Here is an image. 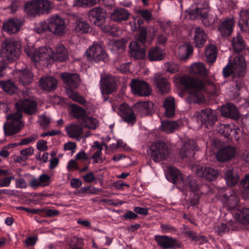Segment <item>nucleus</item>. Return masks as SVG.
I'll list each match as a JSON object with an SVG mask.
<instances>
[{
    "label": "nucleus",
    "instance_id": "obj_1",
    "mask_svg": "<svg viewBox=\"0 0 249 249\" xmlns=\"http://www.w3.org/2000/svg\"><path fill=\"white\" fill-rule=\"evenodd\" d=\"M190 72L196 75V77H191L187 75L176 78L178 86L190 91L189 97L195 103L201 102V91H205L213 95L217 96L219 90L207 74V71L202 63L193 64L190 68Z\"/></svg>",
    "mask_w": 249,
    "mask_h": 249
},
{
    "label": "nucleus",
    "instance_id": "obj_2",
    "mask_svg": "<svg viewBox=\"0 0 249 249\" xmlns=\"http://www.w3.org/2000/svg\"><path fill=\"white\" fill-rule=\"evenodd\" d=\"M18 111L7 116V122L3 124V131L5 136H10L18 133L24 126L23 122L21 120L22 117L21 112L28 115L36 114L38 109L37 104L34 99L25 98L20 99L16 104Z\"/></svg>",
    "mask_w": 249,
    "mask_h": 249
},
{
    "label": "nucleus",
    "instance_id": "obj_3",
    "mask_svg": "<svg viewBox=\"0 0 249 249\" xmlns=\"http://www.w3.org/2000/svg\"><path fill=\"white\" fill-rule=\"evenodd\" d=\"M27 54L35 63L48 67L54 61L65 62L68 59L67 49L61 43H58L53 51L51 48L41 47L38 49H30Z\"/></svg>",
    "mask_w": 249,
    "mask_h": 249
},
{
    "label": "nucleus",
    "instance_id": "obj_4",
    "mask_svg": "<svg viewBox=\"0 0 249 249\" xmlns=\"http://www.w3.org/2000/svg\"><path fill=\"white\" fill-rule=\"evenodd\" d=\"M166 179L182 192L190 190L194 193V197L191 200L193 205H196L202 195L200 191L201 186L197 180L190 176H182L180 171L174 167H169L165 173Z\"/></svg>",
    "mask_w": 249,
    "mask_h": 249
},
{
    "label": "nucleus",
    "instance_id": "obj_5",
    "mask_svg": "<svg viewBox=\"0 0 249 249\" xmlns=\"http://www.w3.org/2000/svg\"><path fill=\"white\" fill-rule=\"evenodd\" d=\"M246 64L242 55H237L232 61L230 59L223 69L225 78L231 76L232 80L235 84L237 90H239L245 85L244 77L246 73Z\"/></svg>",
    "mask_w": 249,
    "mask_h": 249
},
{
    "label": "nucleus",
    "instance_id": "obj_6",
    "mask_svg": "<svg viewBox=\"0 0 249 249\" xmlns=\"http://www.w3.org/2000/svg\"><path fill=\"white\" fill-rule=\"evenodd\" d=\"M0 56V77L5 73V70L9 62L17 60L21 53V43L15 39H6L1 44Z\"/></svg>",
    "mask_w": 249,
    "mask_h": 249
},
{
    "label": "nucleus",
    "instance_id": "obj_7",
    "mask_svg": "<svg viewBox=\"0 0 249 249\" xmlns=\"http://www.w3.org/2000/svg\"><path fill=\"white\" fill-rule=\"evenodd\" d=\"M194 117L201 126L207 128L213 126L217 120L215 111L209 107L202 108L196 111Z\"/></svg>",
    "mask_w": 249,
    "mask_h": 249
},
{
    "label": "nucleus",
    "instance_id": "obj_8",
    "mask_svg": "<svg viewBox=\"0 0 249 249\" xmlns=\"http://www.w3.org/2000/svg\"><path fill=\"white\" fill-rule=\"evenodd\" d=\"M51 8V3L48 0H34L25 4V11L32 16L48 12Z\"/></svg>",
    "mask_w": 249,
    "mask_h": 249
},
{
    "label": "nucleus",
    "instance_id": "obj_9",
    "mask_svg": "<svg viewBox=\"0 0 249 249\" xmlns=\"http://www.w3.org/2000/svg\"><path fill=\"white\" fill-rule=\"evenodd\" d=\"M86 55L88 61L92 63H105L107 61V54L101 45L94 42L86 52Z\"/></svg>",
    "mask_w": 249,
    "mask_h": 249
},
{
    "label": "nucleus",
    "instance_id": "obj_10",
    "mask_svg": "<svg viewBox=\"0 0 249 249\" xmlns=\"http://www.w3.org/2000/svg\"><path fill=\"white\" fill-rule=\"evenodd\" d=\"M169 152L168 146L164 142L158 141L151 146V158L156 162L165 160Z\"/></svg>",
    "mask_w": 249,
    "mask_h": 249
},
{
    "label": "nucleus",
    "instance_id": "obj_11",
    "mask_svg": "<svg viewBox=\"0 0 249 249\" xmlns=\"http://www.w3.org/2000/svg\"><path fill=\"white\" fill-rule=\"evenodd\" d=\"M50 32L55 35L62 36L66 33V23L65 20L58 15L52 16L48 18Z\"/></svg>",
    "mask_w": 249,
    "mask_h": 249
},
{
    "label": "nucleus",
    "instance_id": "obj_12",
    "mask_svg": "<svg viewBox=\"0 0 249 249\" xmlns=\"http://www.w3.org/2000/svg\"><path fill=\"white\" fill-rule=\"evenodd\" d=\"M60 77L67 89V93L70 90H74L79 86L80 81L79 75L75 73L63 72Z\"/></svg>",
    "mask_w": 249,
    "mask_h": 249
},
{
    "label": "nucleus",
    "instance_id": "obj_13",
    "mask_svg": "<svg viewBox=\"0 0 249 249\" xmlns=\"http://www.w3.org/2000/svg\"><path fill=\"white\" fill-rule=\"evenodd\" d=\"M154 240L157 245L162 249H175L181 247L180 244L178 241L171 236L164 235H155Z\"/></svg>",
    "mask_w": 249,
    "mask_h": 249
},
{
    "label": "nucleus",
    "instance_id": "obj_14",
    "mask_svg": "<svg viewBox=\"0 0 249 249\" xmlns=\"http://www.w3.org/2000/svg\"><path fill=\"white\" fill-rule=\"evenodd\" d=\"M130 86L132 92L139 96H147L151 93L149 85L143 81L133 79L130 84Z\"/></svg>",
    "mask_w": 249,
    "mask_h": 249
},
{
    "label": "nucleus",
    "instance_id": "obj_15",
    "mask_svg": "<svg viewBox=\"0 0 249 249\" xmlns=\"http://www.w3.org/2000/svg\"><path fill=\"white\" fill-rule=\"evenodd\" d=\"M186 17L191 20L200 19L202 20L203 24L209 27L212 25L213 21L212 19L208 18L206 17H203L201 14V12L196 5L192 6L186 10Z\"/></svg>",
    "mask_w": 249,
    "mask_h": 249
},
{
    "label": "nucleus",
    "instance_id": "obj_16",
    "mask_svg": "<svg viewBox=\"0 0 249 249\" xmlns=\"http://www.w3.org/2000/svg\"><path fill=\"white\" fill-rule=\"evenodd\" d=\"M197 175L206 180H215L219 177V172L215 168L207 166H198L196 168Z\"/></svg>",
    "mask_w": 249,
    "mask_h": 249
},
{
    "label": "nucleus",
    "instance_id": "obj_17",
    "mask_svg": "<svg viewBox=\"0 0 249 249\" xmlns=\"http://www.w3.org/2000/svg\"><path fill=\"white\" fill-rule=\"evenodd\" d=\"M89 17L96 26L102 25L107 18V13L105 10L100 7L91 9L89 13Z\"/></svg>",
    "mask_w": 249,
    "mask_h": 249
},
{
    "label": "nucleus",
    "instance_id": "obj_18",
    "mask_svg": "<svg viewBox=\"0 0 249 249\" xmlns=\"http://www.w3.org/2000/svg\"><path fill=\"white\" fill-rule=\"evenodd\" d=\"M120 115L124 122L128 124L134 125L136 122V117L132 108L127 104H122L119 107Z\"/></svg>",
    "mask_w": 249,
    "mask_h": 249
},
{
    "label": "nucleus",
    "instance_id": "obj_19",
    "mask_svg": "<svg viewBox=\"0 0 249 249\" xmlns=\"http://www.w3.org/2000/svg\"><path fill=\"white\" fill-rule=\"evenodd\" d=\"M230 195L224 194L221 197V201L224 207H227L229 211L234 212L239 208L238 205L239 202V197L234 194L229 192Z\"/></svg>",
    "mask_w": 249,
    "mask_h": 249
},
{
    "label": "nucleus",
    "instance_id": "obj_20",
    "mask_svg": "<svg viewBox=\"0 0 249 249\" xmlns=\"http://www.w3.org/2000/svg\"><path fill=\"white\" fill-rule=\"evenodd\" d=\"M129 53L131 57L137 59L146 58V54L144 45H140L137 41H133L129 44Z\"/></svg>",
    "mask_w": 249,
    "mask_h": 249
},
{
    "label": "nucleus",
    "instance_id": "obj_21",
    "mask_svg": "<svg viewBox=\"0 0 249 249\" xmlns=\"http://www.w3.org/2000/svg\"><path fill=\"white\" fill-rule=\"evenodd\" d=\"M134 107L135 111L142 116L152 114L154 111V105L150 101L138 102Z\"/></svg>",
    "mask_w": 249,
    "mask_h": 249
},
{
    "label": "nucleus",
    "instance_id": "obj_22",
    "mask_svg": "<svg viewBox=\"0 0 249 249\" xmlns=\"http://www.w3.org/2000/svg\"><path fill=\"white\" fill-rule=\"evenodd\" d=\"M100 84L102 92L104 94H109L116 89V81L108 76L102 77Z\"/></svg>",
    "mask_w": 249,
    "mask_h": 249
},
{
    "label": "nucleus",
    "instance_id": "obj_23",
    "mask_svg": "<svg viewBox=\"0 0 249 249\" xmlns=\"http://www.w3.org/2000/svg\"><path fill=\"white\" fill-rule=\"evenodd\" d=\"M235 22L233 18H227L218 26V31L224 37L230 36L233 30Z\"/></svg>",
    "mask_w": 249,
    "mask_h": 249
},
{
    "label": "nucleus",
    "instance_id": "obj_24",
    "mask_svg": "<svg viewBox=\"0 0 249 249\" xmlns=\"http://www.w3.org/2000/svg\"><path fill=\"white\" fill-rule=\"evenodd\" d=\"M98 3L104 4L110 9L112 7V3L110 0H74L73 1L74 6L84 8L91 7Z\"/></svg>",
    "mask_w": 249,
    "mask_h": 249
},
{
    "label": "nucleus",
    "instance_id": "obj_25",
    "mask_svg": "<svg viewBox=\"0 0 249 249\" xmlns=\"http://www.w3.org/2000/svg\"><path fill=\"white\" fill-rule=\"evenodd\" d=\"M221 113L223 116L235 121L238 120L240 116L238 110L232 103H228L223 106L221 108Z\"/></svg>",
    "mask_w": 249,
    "mask_h": 249
},
{
    "label": "nucleus",
    "instance_id": "obj_26",
    "mask_svg": "<svg viewBox=\"0 0 249 249\" xmlns=\"http://www.w3.org/2000/svg\"><path fill=\"white\" fill-rule=\"evenodd\" d=\"M232 214L238 222L243 225L249 224V208H238L232 212Z\"/></svg>",
    "mask_w": 249,
    "mask_h": 249
},
{
    "label": "nucleus",
    "instance_id": "obj_27",
    "mask_svg": "<svg viewBox=\"0 0 249 249\" xmlns=\"http://www.w3.org/2000/svg\"><path fill=\"white\" fill-rule=\"evenodd\" d=\"M22 25L21 21L15 18H11L6 21L3 26V30L8 33H17Z\"/></svg>",
    "mask_w": 249,
    "mask_h": 249
},
{
    "label": "nucleus",
    "instance_id": "obj_28",
    "mask_svg": "<svg viewBox=\"0 0 249 249\" xmlns=\"http://www.w3.org/2000/svg\"><path fill=\"white\" fill-rule=\"evenodd\" d=\"M154 84L156 88L161 94L167 93L170 90V83L166 78L160 74H156Z\"/></svg>",
    "mask_w": 249,
    "mask_h": 249
},
{
    "label": "nucleus",
    "instance_id": "obj_29",
    "mask_svg": "<svg viewBox=\"0 0 249 249\" xmlns=\"http://www.w3.org/2000/svg\"><path fill=\"white\" fill-rule=\"evenodd\" d=\"M197 150V146L194 142H186L183 144L180 151V155L183 159L191 158L194 157L195 151Z\"/></svg>",
    "mask_w": 249,
    "mask_h": 249
},
{
    "label": "nucleus",
    "instance_id": "obj_30",
    "mask_svg": "<svg viewBox=\"0 0 249 249\" xmlns=\"http://www.w3.org/2000/svg\"><path fill=\"white\" fill-rule=\"evenodd\" d=\"M165 56L164 50L160 47L156 46L149 49L147 58L150 61H159L163 60Z\"/></svg>",
    "mask_w": 249,
    "mask_h": 249
},
{
    "label": "nucleus",
    "instance_id": "obj_31",
    "mask_svg": "<svg viewBox=\"0 0 249 249\" xmlns=\"http://www.w3.org/2000/svg\"><path fill=\"white\" fill-rule=\"evenodd\" d=\"M235 149L231 146H228L221 149L217 154V160L224 162L231 160L235 154Z\"/></svg>",
    "mask_w": 249,
    "mask_h": 249
},
{
    "label": "nucleus",
    "instance_id": "obj_32",
    "mask_svg": "<svg viewBox=\"0 0 249 249\" xmlns=\"http://www.w3.org/2000/svg\"><path fill=\"white\" fill-rule=\"evenodd\" d=\"M40 86L44 90L52 91L55 90L57 86V80L52 76H46L40 78Z\"/></svg>",
    "mask_w": 249,
    "mask_h": 249
},
{
    "label": "nucleus",
    "instance_id": "obj_33",
    "mask_svg": "<svg viewBox=\"0 0 249 249\" xmlns=\"http://www.w3.org/2000/svg\"><path fill=\"white\" fill-rule=\"evenodd\" d=\"M129 14L128 12L124 8H120L115 9L111 14L110 18L114 21L121 22L126 21L128 19Z\"/></svg>",
    "mask_w": 249,
    "mask_h": 249
},
{
    "label": "nucleus",
    "instance_id": "obj_34",
    "mask_svg": "<svg viewBox=\"0 0 249 249\" xmlns=\"http://www.w3.org/2000/svg\"><path fill=\"white\" fill-rule=\"evenodd\" d=\"M193 47L189 43H186L180 46L178 50L179 59L183 61H186L193 54Z\"/></svg>",
    "mask_w": 249,
    "mask_h": 249
},
{
    "label": "nucleus",
    "instance_id": "obj_35",
    "mask_svg": "<svg viewBox=\"0 0 249 249\" xmlns=\"http://www.w3.org/2000/svg\"><path fill=\"white\" fill-rule=\"evenodd\" d=\"M227 184L229 186H233L239 180V177L233 173V169L231 167H226L223 170Z\"/></svg>",
    "mask_w": 249,
    "mask_h": 249
},
{
    "label": "nucleus",
    "instance_id": "obj_36",
    "mask_svg": "<svg viewBox=\"0 0 249 249\" xmlns=\"http://www.w3.org/2000/svg\"><path fill=\"white\" fill-rule=\"evenodd\" d=\"M207 39V35L204 30L200 27H196L195 31L194 42L197 47L201 48L204 46Z\"/></svg>",
    "mask_w": 249,
    "mask_h": 249
},
{
    "label": "nucleus",
    "instance_id": "obj_37",
    "mask_svg": "<svg viewBox=\"0 0 249 249\" xmlns=\"http://www.w3.org/2000/svg\"><path fill=\"white\" fill-rule=\"evenodd\" d=\"M163 106L165 109V115L167 117H172L175 115V101L172 97H168L164 101Z\"/></svg>",
    "mask_w": 249,
    "mask_h": 249
},
{
    "label": "nucleus",
    "instance_id": "obj_38",
    "mask_svg": "<svg viewBox=\"0 0 249 249\" xmlns=\"http://www.w3.org/2000/svg\"><path fill=\"white\" fill-rule=\"evenodd\" d=\"M33 78L32 72L30 70L25 69L19 72L18 81L22 85L25 86L32 83Z\"/></svg>",
    "mask_w": 249,
    "mask_h": 249
},
{
    "label": "nucleus",
    "instance_id": "obj_39",
    "mask_svg": "<svg viewBox=\"0 0 249 249\" xmlns=\"http://www.w3.org/2000/svg\"><path fill=\"white\" fill-rule=\"evenodd\" d=\"M179 126L178 122L170 120L162 121L161 126L162 129L167 133H171L177 129Z\"/></svg>",
    "mask_w": 249,
    "mask_h": 249
},
{
    "label": "nucleus",
    "instance_id": "obj_40",
    "mask_svg": "<svg viewBox=\"0 0 249 249\" xmlns=\"http://www.w3.org/2000/svg\"><path fill=\"white\" fill-rule=\"evenodd\" d=\"M233 49L237 53H239L246 48V44L242 36L238 34L236 37H234L232 40Z\"/></svg>",
    "mask_w": 249,
    "mask_h": 249
},
{
    "label": "nucleus",
    "instance_id": "obj_41",
    "mask_svg": "<svg viewBox=\"0 0 249 249\" xmlns=\"http://www.w3.org/2000/svg\"><path fill=\"white\" fill-rule=\"evenodd\" d=\"M70 114L73 118L81 120L87 115L86 110L76 104L71 105Z\"/></svg>",
    "mask_w": 249,
    "mask_h": 249
},
{
    "label": "nucleus",
    "instance_id": "obj_42",
    "mask_svg": "<svg viewBox=\"0 0 249 249\" xmlns=\"http://www.w3.org/2000/svg\"><path fill=\"white\" fill-rule=\"evenodd\" d=\"M184 233L188 238H190L196 242H198L200 244L207 243L208 241V239L207 237L200 235L199 234L190 230L185 231H184Z\"/></svg>",
    "mask_w": 249,
    "mask_h": 249
},
{
    "label": "nucleus",
    "instance_id": "obj_43",
    "mask_svg": "<svg viewBox=\"0 0 249 249\" xmlns=\"http://www.w3.org/2000/svg\"><path fill=\"white\" fill-rule=\"evenodd\" d=\"M240 17L241 20L238 23V25L242 31H247V29L249 30V11L242 10L240 13Z\"/></svg>",
    "mask_w": 249,
    "mask_h": 249
},
{
    "label": "nucleus",
    "instance_id": "obj_44",
    "mask_svg": "<svg viewBox=\"0 0 249 249\" xmlns=\"http://www.w3.org/2000/svg\"><path fill=\"white\" fill-rule=\"evenodd\" d=\"M68 135L71 138L80 137L83 132L82 127L76 124H71L66 128Z\"/></svg>",
    "mask_w": 249,
    "mask_h": 249
},
{
    "label": "nucleus",
    "instance_id": "obj_45",
    "mask_svg": "<svg viewBox=\"0 0 249 249\" xmlns=\"http://www.w3.org/2000/svg\"><path fill=\"white\" fill-rule=\"evenodd\" d=\"M90 25L87 21L82 18L76 20L75 31L80 34L87 33L89 32Z\"/></svg>",
    "mask_w": 249,
    "mask_h": 249
},
{
    "label": "nucleus",
    "instance_id": "obj_46",
    "mask_svg": "<svg viewBox=\"0 0 249 249\" xmlns=\"http://www.w3.org/2000/svg\"><path fill=\"white\" fill-rule=\"evenodd\" d=\"M81 125L90 129H95L98 126L97 120L86 115L80 122Z\"/></svg>",
    "mask_w": 249,
    "mask_h": 249
},
{
    "label": "nucleus",
    "instance_id": "obj_47",
    "mask_svg": "<svg viewBox=\"0 0 249 249\" xmlns=\"http://www.w3.org/2000/svg\"><path fill=\"white\" fill-rule=\"evenodd\" d=\"M0 87L4 91L9 94H14L17 90V87L15 84L9 80L0 81Z\"/></svg>",
    "mask_w": 249,
    "mask_h": 249
},
{
    "label": "nucleus",
    "instance_id": "obj_48",
    "mask_svg": "<svg viewBox=\"0 0 249 249\" xmlns=\"http://www.w3.org/2000/svg\"><path fill=\"white\" fill-rule=\"evenodd\" d=\"M147 35V29L145 27H140L138 28L135 41H137L139 43H141L142 45H144L146 42Z\"/></svg>",
    "mask_w": 249,
    "mask_h": 249
},
{
    "label": "nucleus",
    "instance_id": "obj_49",
    "mask_svg": "<svg viewBox=\"0 0 249 249\" xmlns=\"http://www.w3.org/2000/svg\"><path fill=\"white\" fill-rule=\"evenodd\" d=\"M67 94L70 99L82 105H85L87 103L85 99L74 90H70L69 92H68Z\"/></svg>",
    "mask_w": 249,
    "mask_h": 249
},
{
    "label": "nucleus",
    "instance_id": "obj_50",
    "mask_svg": "<svg viewBox=\"0 0 249 249\" xmlns=\"http://www.w3.org/2000/svg\"><path fill=\"white\" fill-rule=\"evenodd\" d=\"M67 94L70 99L82 105H85L87 103L85 99L74 90H70L69 92H68Z\"/></svg>",
    "mask_w": 249,
    "mask_h": 249
},
{
    "label": "nucleus",
    "instance_id": "obj_51",
    "mask_svg": "<svg viewBox=\"0 0 249 249\" xmlns=\"http://www.w3.org/2000/svg\"><path fill=\"white\" fill-rule=\"evenodd\" d=\"M240 186L243 196L249 198V174L241 180Z\"/></svg>",
    "mask_w": 249,
    "mask_h": 249
},
{
    "label": "nucleus",
    "instance_id": "obj_52",
    "mask_svg": "<svg viewBox=\"0 0 249 249\" xmlns=\"http://www.w3.org/2000/svg\"><path fill=\"white\" fill-rule=\"evenodd\" d=\"M196 6L198 7L203 17L205 16L206 18H210L209 15L208 14L209 5L206 0H203Z\"/></svg>",
    "mask_w": 249,
    "mask_h": 249
},
{
    "label": "nucleus",
    "instance_id": "obj_53",
    "mask_svg": "<svg viewBox=\"0 0 249 249\" xmlns=\"http://www.w3.org/2000/svg\"><path fill=\"white\" fill-rule=\"evenodd\" d=\"M126 41L124 39H117L113 42V49L116 50L118 53L125 50Z\"/></svg>",
    "mask_w": 249,
    "mask_h": 249
},
{
    "label": "nucleus",
    "instance_id": "obj_54",
    "mask_svg": "<svg viewBox=\"0 0 249 249\" xmlns=\"http://www.w3.org/2000/svg\"><path fill=\"white\" fill-rule=\"evenodd\" d=\"M49 22L48 19L46 21L41 22L35 29L37 33L41 34L47 31H50Z\"/></svg>",
    "mask_w": 249,
    "mask_h": 249
},
{
    "label": "nucleus",
    "instance_id": "obj_55",
    "mask_svg": "<svg viewBox=\"0 0 249 249\" xmlns=\"http://www.w3.org/2000/svg\"><path fill=\"white\" fill-rule=\"evenodd\" d=\"M39 213L41 214L43 216L46 217H53L56 216L60 213L59 211L56 210L43 209H40Z\"/></svg>",
    "mask_w": 249,
    "mask_h": 249
},
{
    "label": "nucleus",
    "instance_id": "obj_56",
    "mask_svg": "<svg viewBox=\"0 0 249 249\" xmlns=\"http://www.w3.org/2000/svg\"><path fill=\"white\" fill-rule=\"evenodd\" d=\"M166 71L171 73L177 72L179 70L178 64L173 62H167L165 64Z\"/></svg>",
    "mask_w": 249,
    "mask_h": 249
},
{
    "label": "nucleus",
    "instance_id": "obj_57",
    "mask_svg": "<svg viewBox=\"0 0 249 249\" xmlns=\"http://www.w3.org/2000/svg\"><path fill=\"white\" fill-rule=\"evenodd\" d=\"M137 13L142 18L146 21L151 20L152 19V13L148 9H141L138 10Z\"/></svg>",
    "mask_w": 249,
    "mask_h": 249
},
{
    "label": "nucleus",
    "instance_id": "obj_58",
    "mask_svg": "<svg viewBox=\"0 0 249 249\" xmlns=\"http://www.w3.org/2000/svg\"><path fill=\"white\" fill-rule=\"evenodd\" d=\"M205 55L207 61L211 63L215 62L216 58V51L214 49H207L205 51Z\"/></svg>",
    "mask_w": 249,
    "mask_h": 249
},
{
    "label": "nucleus",
    "instance_id": "obj_59",
    "mask_svg": "<svg viewBox=\"0 0 249 249\" xmlns=\"http://www.w3.org/2000/svg\"><path fill=\"white\" fill-rule=\"evenodd\" d=\"M39 181L40 182L41 186L46 187L50 185L51 183V178L46 174H42L39 177Z\"/></svg>",
    "mask_w": 249,
    "mask_h": 249
},
{
    "label": "nucleus",
    "instance_id": "obj_60",
    "mask_svg": "<svg viewBox=\"0 0 249 249\" xmlns=\"http://www.w3.org/2000/svg\"><path fill=\"white\" fill-rule=\"evenodd\" d=\"M229 230V228L224 223L217 225L215 228V232L219 235H222L228 231Z\"/></svg>",
    "mask_w": 249,
    "mask_h": 249
},
{
    "label": "nucleus",
    "instance_id": "obj_61",
    "mask_svg": "<svg viewBox=\"0 0 249 249\" xmlns=\"http://www.w3.org/2000/svg\"><path fill=\"white\" fill-rule=\"evenodd\" d=\"M234 127V125H231L229 124H227L224 126L222 133L225 137L228 139H232V134L231 131L233 130Z\"/></svg>",
    "mask_w": 249,
    "mask_h": 249
},
{
    "label": "nucleus",
    "instance_id": "obj_62",
    "mask_svg": "<svg viewBox=\"0 0 249 249\" xmlns=\"http://www.w3.org/2000/svg\"><path fill=\"white\" fill-rule=\"evenodd\" d=\"M160 228L163 233L173 232L176 231V229L169 224H161Z\"/></svg>",
    "mask_w": 249,
    "mask_h": 249
},
{
    "label": "nucleus",
    "instance_id": "obj_63",
    "mask_svg": "<svg viewBox=\"0 0 249 249\" xmlns=\"http://www.w3.org/2000/svg\"><path fill=\"white\" fill-rule=\"evenodd\" d=\"M39 119L40 125L44 128L47 127L51 122L50 118L45 115H41L39 116Z\"/></svg>",
    "mask_w": 249,
    "mask_h": 249
},
{
    "label": "nucleus",
    "instance_id": "obj_64",
    "mask_svg": "<svg viewBox=\"0 0 249 249\" xmlns=\"http://www.w3.org/2000/svg\"><path fill=\"white\" fill-rule=\"evenodd\" d=\"M84 180L87 183H91L96 179L94 173L92 172H89L82 176Z\"/></svg>",
    "mask_w": 249,
    "mask_h": 249
}]
</instances>
